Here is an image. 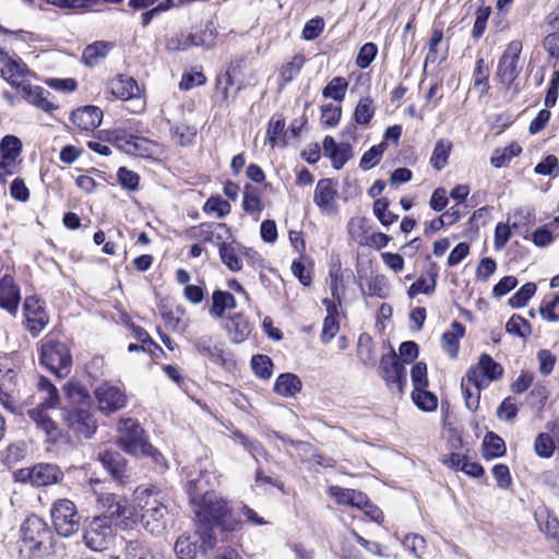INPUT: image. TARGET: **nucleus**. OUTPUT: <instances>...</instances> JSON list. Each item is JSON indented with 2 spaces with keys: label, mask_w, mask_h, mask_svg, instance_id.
<instances>
[{
  "label": "nucleus",
  "mask_w": 559,
  "mask_h": 559,
  "mask_svg": "<svg viewBox=\"0 0 559 559\" xmlns=\"http://www.w3.org/2000/svg\"><path fill=\"white\" fill-rule=\"evenodd\" d=\"M187 492L193 506L198 525L213 532L214 526L223 531L233 532L239 528L240 522L236 520L228 502L214 490H209V473L200 466L195 476L187 475Z\"/></svg>",
  "instance_id": "1"
},
{
  "label": "nucleus",
  "mask_w": 559,
  "mask_h": 559,
  "mask_svg": "<svg viewBox=\"0 0 559 559\" xmlns=\"http://www.w3.org/2000/svg\"><path fill=\"white\" fill-rule=\"evenodd\" d=\"M67 404L62 407V417L73 432L83 438H91L96 431V421L90 412V395L80 384L67 383L63 386Z\"/></svg>",
  "instance_id": "2"
},
{
  "label": "nucleus",
  "mask_w": 559,
  "mask_h": 559,
  "mask_svg": "<svg viewBox=\"0 0 559 559\" xmlns=\"http://www.w3.org/2000/svg\"><path fill=\"white\" fill-rule=\"evenodd\" d=\"M20 534V551L28 558H43L51 551L53 533L41 518L35 514L27 516Z\"/></svg>",
  "instance_id": "3"
},
{
  "label": "nucleus",
  "mask_w": 559,
  "mask_h": 559,
  "mask_svg": "<svg viewBox=\"0 0 559 559\" xmlns=\"http://www.w3.org/2000/svg\"><path fill=\"white\" fill-rule=\"evenodd\" d=\"M216 545V536L206 527L198 525L195 532L181 534L174 546L175 554L179 559H195L198 554L206 555Z\"/></svg>",
  "instance_id": "4"
},
{
  "label": "nucleus",
  "mask_w": 559,
  "mask_h": 559,
  "mask_svg": "<svg viewBox=\"0 0 559 559\" xmlns=\"http://www.w3.org/2000/svg\"><path fill=\"white\" fill-rule=\"evenodd\" d=\"M118 444L127 453L140 456L142 453H154L153 445L144 437V430L135 419H122L118 426Z\"/></svg>",
  "instance_id": "5"
},
{
  "label": "nucleus",
  "mask_w": 559,
  "mask_h": 559,
  "mask_svg": "<svg viewBox=\"0 0 559 559\" xmlns=\"http://www.w3.org/2000/svg\"><path fill=\"white\" fill-rule=\"evenodd\" d=\"M40 362L51 372L63 377L69 371L72 357L64 343L53 338H45L40 346Z\"/></svg>",
  "instance_id": "6"
},
{
  "label": "nucleus",
  "mask_w": 559,
  "mask_h": 559,
  "mask_svg": "<svg viewBox=\"0 0 559 559\" xmlns=\"http://www.w3.org/2000/svg\"><path fill=\"white\" fill-rule=\"evenodd\" d=\"M50 514L55 530L60 536L69 537L79 531L81 516L71 500H56L52 503Z\"/></svg>",
  "instance_id": "7"
},
{
  "label": "nucleus",
  "mask_w": 559,
  "mask_h": 559,
  "mask_svg": "<svg viewBox=\"0 0 559 559\" xmlns=\"http://www.w3.org/2000/svg\"><path fill=\"white\" fill-rule=\"evenodd\" d=\"M14 477L17 481L28 483L34 487H46L60 483L64 474L56 464L38 463L32 467L17 469Z\"/></svg>",
  "instance_id": "8"
},
{
  "label": "nucleus",
  "mask_w": 559,
  "mask_h": 559,
  "mask_svg": "<svg viewBox=\"0 0 559 559\" xmlns=\"http://www.w3.org/2000/svg\"><path fill=\"white\" fill-rule=\"evenodd\" d=\"M115 539V528L108 515L95 516L86 527L83 540L94 551L108 549Z\"/></svg>",
  "instance_id": "9"
},
{
  "label": "nucleus",
  "mask_w": 559,
  "mask_h": 559,
  "mask_svg": "<svg viewBox=\"0 0 559 559\" xmlns=\"http://www.w3.org/2000/svg\"><path fill=\"white\" fill-rule=\"evenodd\" d=\"M522 48V41L514 39L508 44L499 58L495 79L507 87L511 86L521 72L519 60Z\"/></svg>",
  "instance_id": "10"
},
{
  "label": "nucleus",
  "mask_w": 559,
  "mask_h": 559,
  "mask_svg": "<svg viewBox=\"0 0 559 559\" xmlns=\"http://www.w3.org/2000/svg\"><path fill=\"white\" fill-rule=\"evenodd\" d=\"M380 368L386 384L402 393L406 383V369L401 359L395 354L383 356Z\"/></svg>",
  "instance_id": "11"
},
{
  "label": "nucleus",
  "mask_w": 559,
  "mask_h": 559,
  "mask_svg": "<svg viewBox=\"0 0 559 559\" xmlns=\"http://www.w3.org/2000/svg\"><path fill=\"white\" fill-rule=\"evenodd\" d=\"M97 506L103 510L102 515H108L112 520H127L132 515V510L128 506L124 497L116 496L110 492L97 493Z\"/></svg>",
  "instance_id": "12"
},
{
  "label": "nucleus",
  "mask_w": 559,
  "mask_h": 559,
  "mask_svg": "<svg viewBox=\"0 0 559 559\" xmlns=\"http://www.w3.org/2000/svg\"><path fill=\"white\" fill-rule=\"evenodd\" d=\"M95 397L98 403V409L104 414H110L119 411L126 405L124 393L115 385L102 383L95 389Z\"/></svg>",
  "instance_id": "13"
},
{
  "label": "nucleus",
  "mask_w": 559,
  "mask_h": 559,
  "mask_svg": "<svg viewBox=\"0 0 559 559\" xmlns=\"http://www.w3.org/2000/svg\"><path fill=\"white\" fill-rule=\"evenodd\" d=\"M166 514L167 507L154 498L142 507L141 522L151 534H159L166 527Z\"/></svg>",
  "instance_id": "14"
},
{
  "label": "nucleus",
  "mask_w": 559,
  "mask_h": 559,
  "mask_svg": "<svg viewBox=\"0 0 559 559\" xmlns=\"http://www.w3.org/2000/svg\"><path fill=\"white\" fill-rule=\"evenodd\" d=\"M468 381L474 383H489L498 380L502 373L503 368L500 364L496 362L489 355L483 354L476 366H472L468 370Z\"/></svg>",
  "instance_id": "15"
},
{
  "label": "nucleus",
  "mask_w": 559,
  "mask_h": 559,
  "mask_svg": "<svg viewBox=\"0 0 559 559\" xmlns=\"http://www.w3.org/2000/svg\"><path fill=\"white\" fill-rule=\"evenodd\" d=\"M26 328L33 336H37L48 324L45 308L35 297H27L24 301Z\"/></svg>",
  "instance_id": "16"
},
{
  "label": "nucleus",
  "mask_w": 559,
  "mask_h": 559,
  "mask_svg": "<svg viewBox=\"0 0 559 559\" xmlns=\"http://www.w3.org/2000/svg\"><path fill=\"white\" fill-rule=\"evenodd\" d=\"M258 253L238 243H221L219 255L223 263L233 272L242 269V258L253 259Z\"/></svg>",
  "instance_id": "17"
},
{
  "label": "nucleus",
  "mask_w": 559,
  "mask_h": 559,
  "mask_svg": "<svg viewBox=\"0 0 559 559\" xmlns=\"http://www.w3.org/2000/svg\"><path fill=\"white\" fill-rule=\"evenodd\" d=\"M29 75L31 71L28 70L26 63L23 62L20 58H7L4 61V67L1 69L2 79L19 91L23 88V85L28 83L27 78Z\"/></svg>",
  "instance_id": "18"
},
{
  "label": "nucleus",
  "mask_w": 559,
  "mask_h": 559,
  "mask_svg": "<svg viewBox=\"0 0 559 559\" xmlns=\"http://www.w3.org/2000/svg\"><path fill=\"white\" fill-rule=\"evenodd\" d=\"M20 93L28 104L45 112H51L58 108V106L49 99L50 92L46 91L41 86L27 83L26 85H23Z\"/></svg>",
  "instance_id": "19"
},
{
  "label": "nucleus",
  "mask_w": 559,
  "mask_h": 559,
  "mask_svg": "<svg viewBox=\"0 0 559 559\" xmlns=\"http://www.w3.org/2000/svg\"><path fill=\"white\" fill-rule=\"evenodd\" d=\"M117 140H123L127 147V153L136 154L142 157H153L160 153V146L146 138L135 135H116Z\"/></svg>",
  "instance_id": "20"
},
{
  "label": "nucleus",
  "mask_w": 559,
  "mask_h": 559,
  "mask_svg": "<svg viewBox=\"0 0 559 559\" xmlns=\"http://www.w3.org/2000/svg\"><path fill=\"white\" fill-rule=\"evenodd\" d=\"M108 90L112 96L121 100L139 98L140 88L134 79L118 75L108 82Z\"/></svg>",
  "instance_id": "21"
},
{
  "label": "nucleus",
  "mask_w": 559,
  "mask_h": 559,
  "mask_svg": "<svg viewBox=\"0 0 559 559\" xmlns=\"http://www.w3.org/2000/svg\"><path fill=\"white\" fill-rule=\"evenodd\" d=\"M103 119V111L96 106H85L74 110L71 115V121L83 131L96 129Z\"/></svg>",
  "instance_id": "22"
},
{
  "label": "nucleus",
  "mask_w": 559,
  "mask_h": 559,
  "mask_svg": "<svg viewBox=\"0 0 559 559\" xmlns=\"http://www.w3.org/2000/svg\"><path fill=\"white\" fill-rule=\"evenodd\" d=\"M52 408L34 407L28 409L27 414L35 423L36 427L43 430L49 440L56 441L60 436V430L49 414V411Z\"/></svg>",
  "instance_id": "23"
},
{
  "label": "nucleus",
  "mask_w": 559,
  "mask_h": 559,
  "mask_svg": "<svg viewBox=\"0 0 559 559\" xmlns=\"http://www.w3.org/2000/svg\"><path fill=\"white\" fill-rule=\"evenodd\" d=\"M20 289L10 275H4L0 281V307L14 314L20 304Z\"/></svg>",
  "instance_id": "24"
},
{
  "label": "nucleus",
  "mask_w": 559,
  "mask_h": 559,
  "mask_svg": "<svg viewBox=\"0 0 559 559\" xmlns=\"http://www.w3.org/2000/svg\"><path fill=\"white\" fill-rule=\"evenodd\" d=\"M337 195V190L331 179H320L316 186L313 202L322 212L332 210V204Z\"/></svg>",
  "instance_id": "25"
},
{
  "label": "nucleus",
  "mask_w": 559,
  "mask_h": 559,
  "mask_svg": "<svg viewBox=\"0 0 559 559\" xmlns=\"http://www.w3.org/2000/svg\"><path fill=\"white\" fill-rule=\"evenodd\" d=\"M226 331L234 343L245 342L251 334V324L248 319L241 313H235L229 317L226 323Z\"/></svg>",
  "instance_id": "26"
},
{
  "label": "nucleus",
  "mask_w": 559,
  "mask_h": 559,
  "mask_svg": "<svg viewBox=\"0 0 559 559\" xmlns=\"http://www.w3.org/2000/svg\"><path fill=\"white\" fill-rule=\"evenodd\" d=\"M98 459L115 479L122 480L126 477L127 461L120 453L104 451L99 452Z\"/></svg>",
  "instance_id": "27"
},
{
  "label": "nucleus",
  "mask_w": 559,
  "mask_h": 559,
  "mask_svg": "<svg viewBox=\"0 0 559 559\" xmlns=\"http://www.w3.org/2000/svg\"><path fill=\"white\" fill-rule=\"evenodd\" d=\"M222 230H226L225 224L203 223L199 226L190 227L187 230V235L203 242H215L216 240H222Z\"/></svg>",
  "instance_id": "28"
},
{
  "label": "nucleus",
  "mask_w": 559,
  "mask_h": 559,
  "mask_svg": "<svg viewBox=\"0 0 559 559\" xmlns=\"http://www.w3.org/2000/svg\"><path fill=\"white\" fill-rule=\"evenodd\" d=\"M465 334V328L462 323L453 321L451 329L442 334L441 345L444 353L451 358H455L460 348V340Z\"/></svg>",
  "instance_id": "29"
},
{
  "label": "nucleus",
  "mask_w": 559,
  "mask_h": 559,
  "mask_svg": "<svg viewBox=\"0 0 559 559\" xmlns=\"http://www.w3.org/2000/svg\"><path fill=\"white\" fill-rule=\"evenodd\" d=\"M39 403L36 407L57 408L60 404L58 389L46 378L40 377L37 383Z\"/></svg>",
  "instance_id": "30"
},
{
  "label": "nucleus",
  "mask_w": 559,
  "mask_h": 559,
  "mask_svg": "<svg viewBox=\"0 0 559 559\" xmlns=\"http://www.w3.org/2000/svg\"><path fill=\"white\" fill-rule=\"evenodd\" d=\"M195 348L202 355L215 364H224V349L222 343L215 341L212 336H201L194 343Z\"/></svg>",
  "instance_id": "31"
},
{
  "label": "nucleus",
  "mask_w": 559,
  "mask_h": 559,
  "mask_svg": "<svg viewBox=\"0 0 559 559\" xmlns=\"http://www.w3.org/2000/svg\"><path fill=\"white\" fill-rule=\"evenodd\" d=\"M461 386L465 406L471 412H476L479 407L480 392L487 386V383H474V381H468V373L466 372L465 377L462 379Z\"/></svg>",
  "instance_id": "32"
},
{
  "label": "nucleus",
  "mask_w": 559,
  "mask_h": 559,
  "mask_svg": "<svg viewBox=\"0 0 559 559\" xmlns=\"http://www.w3.org/2000/svg\"><path fill=\"white\" fill-rule=\"evenodd\" d=\"M323 304L326 306L328 314L323 320L320 338L322 343H329L340 330V324L336 320L337 306L335 302H331L328 299H324Z\"/></svg>",
  "instance_id": "33"
},
{
  "label": "nucleus",
  "mask_w": 559,
  "mask_h": 559,
  "mask_svg": "<svg viewBox=\"0 0 559 559\" xmlns=\"http://www.w3.org/2000/svg\"><path fill=\"white\" fill-rule=\"evenodd\" d=\"M235 297L224 290H215L212 295V306L209 310L213 318H223L226 310H233L236 308Z\"/></svg>",
  "instance_id": "34"
},
{
  "label": "nucleus",
  "mask_w": 559,
  "mask_h": 559,
  "mask_svg": "<svg viewBox=\"0 0 559 559\" xmlns=\"http://www.w3.org/2000/svg\"><path fill=\"white\" fill-rule=\"evenodd\" d=\"M112 46V43L106 40H98L88 45L82 53L83 63L88 67L97 64L108 55Z\"/></svg>",
  "instance_id": "35"
},
{
  "label": "nucleus",
  "mask_w": 559,
  "mask_h": 559,
  "mask_svg": "<svg viewBox=\"0 0 559 559\" xmlns=\"http://www.w3.org/2000/svg\"><path fill=\"white\" fill-rule=\"evenodd\" d=\"M301 381L294 373H282L274 383V391L285 397H292L301 390Z\"/></svg>",
  "instance_id": "36"
},
{
  "label": "nucleus",
  "mask_w": 559,
  "mask_h": 559,
  "mask_svg": "<svg viewBox=\"0 0 559 559\" xmlns=\"http://www.w3.org/2000/svg\"><path fill=\"white\" fill-rule=\"evenodd\" d=\"M347 230L350 239L357 245L364 246V243H367L370 230L367 218L360 216L352 217L347 224Z\"/></svg>",
  "instance_id": "37"
},
{
  "label": "nucleus",
  "mask_w": 559,
  "mask_h": 559,
  "mask_svg": "<svg viewBox=\"0 0 559 559\" xmlns=\"http://www.w3.org/2000/svg\"><path fill=\"white\" fill-rule=\"evenodd\" d=\"M191 34L193 37L194 47H203L210 49L216 45L218 33L213 21L206 23L203 29Z\"/></svg>",
  "instance_id": "38"
},
{
  "label": "nucleus",
  "mask_w": 559,
  "mask_h": 559,
  "mask_svg": "<svg viewBox=\"0 0 559 559\" xmlns=\"http://www.w3.org/2000/svg\"><path fill=\"white\" fill-rule=\"evenodd\" d=\"M489 68L483 58L476 60L473 72V84L478 90L479 95L484 96L489 91Z\"/></svg>",
  "instance_id": "39"
},
{
  "label": "nucleus",
  "mask_w": 559,
  "mask_h": 559,
  "mask_svg": "<svg viewBox=\"0 0 559 559\" xmlns=\"http://www.w3.org/2000/svg\"><path fill=\"white\" fill-rule=\"evenodd\" d=\"M452 150V143L448 140H439L432 151L430 164L436 170H441L448 164V159Z\"/></svg>",
  "instance_id": "40"
},
{
  "label": "nucleus",
  "mask_w": 559,
  "mask_h": 559,
  "mask_svg": "<svg viewBox=\"0 0 559 559\" xmlns=\"http://www.w3.org/2000/svg\"><path fill=\"white\" fill-rule=\"evenodd\" d=\"M522 152V147L518 143H512L503 148H498L493 152L490 163L496 168L507 166L511 159Z\"/></svg>",
  "instance_id": "41"
},
{
  "label": "nucleus",
  "mask_w": 559,
  "mask_h": 559,
  "mask_svg": "<svg viewBox=\"0 0 559 559\" xmlns=\"http://www.w3.org/2000/svg\"><path fill=\"white\" fill-rule=\"evenodd\" d=\"M506 453V443L502 438L495 435L493 432H488L484 439V457L495 459L502 456Z\"/></svg>",
  "instance_id": "42"
},
{
  "label": "nucleus",
  "mask_w": 559,
  "mask_h": 559,
  "mask_svg": "<svg viewBox=\"0 0 559 559\" xmlns=\"http://www.w3.org/2000/svg\"><path fill=\"white\" fill-rule=\"evenodd\" d=\"M242 209L248 214L254 216L255 219L259 218L261 212L263 211L262 201L251 186H246L242 200Z\"/></svg>",
  "instance_id": "43"
},
{
  "label": "nucleus",
  "mask_w": 559,
  "mask_h": 559,
  "mask_svg": "<svg viewBox=\"0 0 559 559\" xmlns=\"http://www.w3.org/2000/svg\"><path fill=\"white\" fill-rule=\"evenodd\" d=\"M556 449L558 448L556 445L555 439L548 431L542 432L536 437L534 442V450L537 456L549 459L554 455Z\"/></svg>",
  "instance_id": "44"
},
{
  "label": "nucleus",
  "mask_w": 559,
  "mask_h": 559,
  "mask_svg": "<svg viewBox=\"0 0 559 559\" xmlns=\"http://www.w3.org/2000/svg\"><path fill=\"white\" fill-rule=\"evenodd\" d=\"M443 39V32L441 29H435L429 40V50L425 59V63H436L445 60L447 50L439 52L438 46Z\"/></svg>",
  "instance_id": "45"
},
{
  "label": "nucleus",
  "mask_w": 559,
  "mask_h": 559,
  "mask_svg": "<svg viewBox=\"0 0 559 559\" xmlns=\"http://www.w3.org/2000/svg\"><path fill=\"white\" fill-rule=\"evenodd\" d=\"M347 87H348V82L345 78L335 76L323 88L322 94L326 98H332L334 100L341 102L345 97Z\"/></svg>",
  "instance_id": "46"
},
{
  "label": "nucleus",
  "mask_w": 559,
  "mask_h": 559,
  "mask_svg": "<svg viewBox=\"0 0 559 559\" xmlns=\"http://www.w3.org/2000/svg\"><path fill=\"white\" fill-rule=\"evenodd\" d=\"M412 399L416 406L425 412H432L438 406L437 396L426 389H417L412 393Z\"/></svg>",
  "instance_id": "47"
},
{
  "label": "nucleus",
  "mask_w": 559,
  "mask_h": 559,
  "mask_svg": "<svg viewBox=\"0 0 559 559\" xmlns=\"http://www.w3.org/2000/svg\"><path fill=\"white\" fill-rule=\"evenodd\" d=\"M386 150V143L381 142L378 145H373L367 152L364 153L360 158L359 166L364 170H369L379 164L384 151Z\"/></svg>",
  "instance_id": "48"
},
{
  "label": "nucleus",
  "mask_w": 559,
  "mask_h": 559,
  "mask_svg": "<svg viewBox=\"0 0 559 559\" xmlns=\"http://www.w3.org/2000/svg\"><path fill=\"white\" fill-rule=\"evenodd\" d=\"M373 214L380 223L388 227L395 223L399 216L389 210V202L386 199H377L373 203Z\"/></svg>",
  "instance_id": "49"
},
{
  "label": "nucleus",
  "mask_w": 559,
  "mask_h": 559,
  "mask_svg": "<svg viewBox=\"0 0 559 559\" xmlns=\"http://www.w3.org/2000/svg\"><path fill=\"white\" fill-rule=\"evenodd\" d=\"M373 115L372 99L369 96L360 98L354 111L356 123L367 124L372 119Z\"/></svg>",
  "instance_id": "50"
},
{
  "label": "nucleus",
  "mask_w": 559,
  "mask_h": 559,
  "mask_svg": "<svg viewBox=\"0 0 559 559\" xmlns=\"http://www.w3.org/2000/svg\"><path fill=\"white\" fill-rule=\"evenodd\" d=\"M22 151V141L15 135H5L0 143V155L16 159Z\"/></svg>",
  "instance_id": "51"
},
{
  "label": "nucleus",
  "mask_w": 559,
  "mask_h": 559,
  "mask_svg": "<svg viewBox=\"0 0 559 559\" xmlns=\"http://www.w3.org/2000/svg\"><path fill=\"white\" fill-rule=\"evenodd\" d=\"M251 367L254 374L261 379H269L272 376L273 362L266 355H254L251 358Z\"/></svg>",
  "instance_id": "52"
},
{
  "label": "nucleus",
  "mask_w": 559,
  "mask_h": 559,
  "mask_svg": "<svg viewBox=\"0 0 559 559\" xmlns=\"http://www.w3.org/2000/svg\"><path fill=\"white\" fill-rule=\"evenodd\" d=\"M230 204L221 197H211L203 206V211L207 214L215 213L218 218H223L230 213Z\"/></svg>",
  "instance_id": "53"
},
{
  "label": "nucleus",
  "mask_w": 559,
  "mask_h": 559,
  "mask_svg": "<svg viewBox=\"0 0 559 559\" xmlns=\"http://www.w3.org/2000/svg\"><path fill=\"white\" fill-rule=\"evenodd\" d=\"M304 57L295 56L289 62L285 63L281 68L280 78L284 84L289 83L298 75L304 66Z\"/></svg>",
  "instance_id": "54"
},
{
  "label": "nucleus",
  "mask_w": 559,
  "mask_h": 559,
  "mask_svg": "<svg viewBox=\"0 0 559 559\" xmlns=\"http://www.w3.org/2000/svg\"><path fill=\"white\" fill-rule=\"evenodd\" d=\"M506 331L509 334L525 337L531 333V325L521 316L513 314L506 324Z\"/></svg>",
  "instance_id": "55"
},
{
  "label": "nucleus",
  "mask_w": 559,
  "mask_h": 559,
  "mask_svg": "<svg viewBox=\"0 0 559 559\" xmlns=\"http://www.w3.org/2000/svg\"><path fill=\"white\" fill-rule=\"evenodd\" d=\"M536 285L534 283L524 284L510 299L509 304L512 308H522L534 296Z\"/></svg>",
  "instance_id": "56"
},
{
  "label": "nucleus",
  "mask_w": 559,
  "mask_h": 559,
  "mask_svg": "<svg viewBox=\"0 0 559 559\" xmlns=\"http://www.w3.org/2000/svg\"><path fill=\"white\" fill-rule=\"evenodd\" d=\"M194 47L192 34H176L167 40L166 48L169 51H185Z\"/></svg>",
  "instance_id": "57"
},
{
  "label": "nucleus",
  "mask_w": 559,
  "mask_h": 559,
  "mask_svg": "<svg viewBox=\"0 0 559 559\" xmlns=\"http://www.w3.org/2000/svg\"><path fill=\"white\" fill-rule=\"evenodd\" d=\"M490 14H491L490 7H479L476 10L475 22H474V25L472 28V37L474 39H478L483 36Z\"/></svg>",
  "instance_id": "58"
},
{
  "label": "nucleus",
  "mask_w": 559,
  "mask_h": 559,
  "mask_svg": "<svg viewBox=\"0 0 559 559\" xmlns=\"http://www.w3.org/2000/svg\"><path fill=\"white\" fill-rule=\"evenodd\" d=\"M341 116L342 108L340 106L328 104L321 107V122L325 127H335L340 122Z\"/></svg>",
  "instance_id": "59"
},
{
  "label": "nucleus",
  "mask_w": 559,
  "mask_h": 559,
  "mask_svg": "<svg viewBox=\"0 0 559 559\" xmlns=\"http://www.w3.org/2000/svg\"><path fill=\"white\" fill-rule=\"evenodd\" d=\"M378 52V48L373 43H366L359 50L356 64L360 69H366L374 60Z\"/></svg>",
  "instance_id": "60"
},
{
  "label": "nucleus",
  "mask_w": 559,
  "mask_h": 559,
  "mask_svg": "<svg viewBox=\"0 0 559 559\" xmlns=\"http://www.w3.org/2000/svg\"><path fill=\"white\" fill-rule=\"evenodd\" d=\"M352 146L349 143H341L338 148L334 151L329 158L335 169H341L347 160L352 157Z\"/></svg>",
  "instance_id": "61"
},
{
  "label": "nucleus",
  "mask_w": 559,
  "mask_h": 559,
  "mask_svg": "<svg viewBox=\"0 0 559 559\" xmlns=\"http://www.w3.org/2000/svg\"><path fill=\"white\" fill-rule=\"evenodd\" d=\"M368 295L377 296L379 298H386L389 296V285L382 275L371 277L368 282Z\"/></svg>",
  "instance_id": "62"
},
{
  "label": "nucleus",
  "mask_w": 559,
  "mask_h": 559,
  "mask_svg": "<svg viewBox=\"0 0 559 559\" xmlns=\"http://www.w3.org/2000/svg\"><path fill=\"white\" fill-rule=\"evenodd\" d=\"M119 183L128 190H136L139 188V175L126 167H120L117 173Z\"/></svg>",
  "instance_id": "63"
},
{
  "label": "nucleus",
  "mask_w": 559,
  "mask_h": 559,
  "mask_svg": "<svg viewBox=\"0 0 559 559\" xmlns=\"http://www.w3.org/2000/svg\"><path fill=\"white\" fill-rule=\"evenodd\" d=\"M411 378H412L414 390L427 389V386H428L427 365L425 362H417L411 370Z\"/></svg>",
  "instance_id": "64"
}]
</instances>
